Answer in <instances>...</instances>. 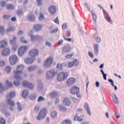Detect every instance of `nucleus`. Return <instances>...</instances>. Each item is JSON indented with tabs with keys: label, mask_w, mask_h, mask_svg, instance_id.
Returning <instances> with one entry per match:
<instances>
[{
	"label": "nucleus",
	"mask_w": 124,
	"mask_h": 124,
	"mask_svg": "<svg viewBox=\"0 0 124 124\" xmlns=\"http://www.w3.org/2000/svg\"><path fill=\"white\" fill-rule=\"evenodd\" d=\"M63 124H71V121L65 120L63 121Z\"/></svg>",
	"instance_id": "obj_47"
},
{
	"label": "nucleus",
	"mask_w": 124,
	"mask_h": 124,
	"mask_svg": "<svg viewBox=\"0 0 124 124\" xmlns=\"http://www.w3.org/2000/svg\"><path fill=\"white\" fill-rule=\"evenodd\" d=\"M20 41L22 42V43L27 44L28 43V41L26 40L25 39V37H22L20 38Z\"/></svg>",
	"instance_id": "obj_44"
},
{
	"label": "nucleus",
	"mask_w": 124,
	"mask_h": 124,
	"mask_svg": "<svg viewBox=\"0 0 124 124\" xmlns=\"http://www.w3.org/2000/svg\"><path fill=\"white\" fill-rule=\"evenodd\" d=\"M108 81L111 83V85L112 86V87H114L115 86V84H114V81H113V80L108 79Z\"/></svg>",
	"instance_id": "obj_61"
},
{
	"label": "nucleus",
	"mask_w": 124,
	"mask_h": 124,
	"mask_svg": "<svg viewBox=\"0 0 124 124\" xmlns=\"http://www.w3.org/2000/svg\"><path fill=\"white\" fill-rule=\"evenodd\" d=\"M34 60L31 59V58H27L25 59V62L26 63H32V62H33Z\"/></svg>",
	"instance_id": "obj_28"
},
{
	"label": "nucleus",
	"mask_w": 124,
	"mask_h": 124,
	"mask_svg": "<svg viewBox=\"0 0 124 124\" xmlns=\"http://www.w3.org/2000/svg\"><path fill=\"white\" fill-rule=\"evenodd\" d=\"M41 39H42V37L41 36L38 35L31 36V40H32V41H38L41 40Z\"/></svg>",
	"instance_id": "obj_14"
},
{
	"label": "nucleus",
	"mask_w": 124,
	"mask_h": 124,
	"mask_svg": "<svg viewBox=\"0 0 124 124\" xmlns=\"http://www.w3.org/2000/svg\"><path fill=\"white\" fill-rule=\"evenodd\" d=\"M103 13H104V15H105V17H106V16H109V15H108V13H107V12H106V11H105L104 9H103Z\"/></svg>",
	"instance_id": "obj_64"
},
{
	"label": "nucleus",
	"mask_w": 124,
	"mask_h": 124,
	"mask_svg": "<svg viewBox=\"0 0 124 124\" xmlns=\"http://www.w3.org/2000/svg\"><path fill=\"white\" fill-rule=\"evenodd\" d=\"M56 76V72L55 70H52L48 71L46 74V77L47 79H51Z\"/></svg>",
	"instance_id": "obj_7"
},
{
	"label": "nucleus",
	"mask_w": 124,
	"mask_h": 124,
	"mask_svg": "<svg viewBox=\"0 0 124 124\" xmlns=\"http://www.w3.org/2000/svg\"><path fill=\"white\" fill-rule=\"evenodd\" d=\"M35 69V66H30L28 68V71H33Z\"/></svg>",
	"instance_id": "obj_52"
},
{
	"label": "nucleus",
	"mask_w": 124,
	"mask_h": 124,
	"mask_svg": "<svg viewBox=\"0 0 124 124\" xmlns=\"http://www.w3.org/2000/svg\"><path fill=\"white\" fill-rule=\"evenodd\" d=\"M18 61V57L16 55H12L10 57L9 62L10 63L13 65L16 63Z\"/></svg>",
	"instance_id": "obj_8"
},
{
	"label": "nucleus",
	"mask_w": 124,
	"mask_h": 124,
	"mask_svg": "<svg viewBox=\"0 0 124 124\" xmlns=\"http://www.w3.org/2000/svg\"><path fill=\"white\" fill-rule=\"evenodd\" d=\"M6 46H7V42L5 40L0 41V48H4Z\"/></svg>",
	"instance_id": "obj_21"
},
{
	"label": "nucleus",
	"mask_w": 124,
	"mask_h": 124,
	"mask_svg": "<svg viewBox=\"0 0 124 124\" xmlns=\"http://www.w3.org/2000/svg\"><path fill=\"white\" fill-rule=\"evenodd\" d=\"M68 65H69V67L71 68L74 66V63H73V62H69Z\"/></svg>",
	"instance_id": "obj_59"
},
{
	"label": "nucleus",
	"mask_w": 124,
	"mask_h": 124,
	"mask_svg": "<svg viewBox=\"0 0 124 124\" xmlns=\"http://www.w3.org/2000/svg\"><path fill=\"white\" fill-rule=\"evenodd\" d=\"M112 98L115 103H116V104L119 103V99H118V97H117V96H116V94H113L112 95Z\"/></svg>",
	"instance_id": "obj_27"
},
{
	"label": "nucleus",
	"mask_w": 124,
	"mask_h": 124,
	"mask_svg": "<svg viewBox=\"0 0 124 124\" xmlns=\"http://www.w3.org/2000/svg\"><path fill=\"white\" fill-rule=\"evenodd\" d=\"M46 46H48V47H51V46H52V44L48 41L46 42Z\"/></svg>",
	"instance_id": "obj_62"
},
{
	"label": "nucleus",
	"mask_w": 124,
	"mask_h": 124,
	"mask_svg": "<svg viewBox=\"0 0 124 124\" xmlns=\"http://www.w3.org/2000/svg\"><path fill=\"white\" fill-rule=\"evenodd\" d=\"M94 51L95 54L98 55V51H99V46L98 45L96 44L94 45Z\"/></svg>",
	"instance_id": "obj_20"
},
{
	"label": "nucleus",
	"mask_w": 124,
	"mask_h": 124,
	"mask_svg": "<svg viewBox=\"0 0 124 124\" xmlns=\"http://www.w3.org/2000/svg\"><path fill=\"white\" fill-rule=\"evenodd\" d=\"M5 65V61H0V67L4 66Z\"/></svg>",
	"instance_id": "obj_57"
},
{
	"label": "nucleus",
	"mask_w": 124,
	"mask_h": 124,
	"mask_svg": "<svg viewBox=\"0 0 124 124\" xmlns=\"http://www.w3.org/2000/svg\"><path fill=\"white\" fill-rule=\"evenodd\" d=\"M2 55L4 56H6L10 55V48L9 47L5 48L2 51Z\"/></svg>",
	"instance_id": "obj_13"
},
{
	"label": "nucleus",
	"mask_w": 124,
	"mask_h": 124,
	"mask_svg": "<svg viewBox=\"0 0 124 124\" xmlns=\"http://www.w3.org/2000/svg\"><path fill=\"white\" fill-rule=\"evenodd\" d=\"M12 68L10 66H8L6 67L5 71L7 73H9L11 72Z\"/></svg>",
	"instance_id": "obj_38"
},
{
	"label": "nucleus",
	"mask_w": 124,
	"mask_h": 124,
	"mask_svg": "<svg viewBox=\"0 0 124 124\" xmlns=\"http://www.w3.org/2000/svg\"><path fill=\"white\" fill-rule=\"evenodd\" d=\"M73 63H74V65L75 66H78V64H79V61L77 59H75L73 61Z\"/></svg>",
	"instance_id": "obj_40"
},
{
	"label": "nucleus",
	"mask_w": 124,
	"mask_h": 124,
	"mask_svg": "<svg viewBox=\"0 0 124 124\" xmlns=\"http://www.w3.org/2000/svg\"><path fill=\"white\" fill-rule=\"evenodd\" d=\"M63 103L64 105H66V106H70L71 102L70 101V99L67 98H65L63 101Z\"/></svg>",
	"instance_id": "obj_19"
},
{
	"label": "nucleus",
	"mask_w": 124,
	"mask_h": 124,
	"mask_svg": "<svg viewBox=\"0 0 124 124\" xmlns=\"http://www.w3.org/2000/svg\"><path fill=\"white\" fill-rule=\"evenodd\" d=\"M22 87H25V88H28V89H30V90H32V89L34 88L33 84L26 80L22 81Z\"/></svg>",
	"instance_id": "obj_6"
},
{
	"label": "nucleus",
	"mask_w": 124,
	"mask_h": 124,
	"mask_svg": "<svg viewBox=\"0 0 124 124\" xmlns=\"http://www.w3.org/2000/svg\"><path fill=\"white\" fill-rule=\"evenodd\" d=\"M11 17V16L9 15H3V19H4V20H9Z\"/></svg>",
	"instance_id": "obj_32"
},
{
	"label": "nucleus",
	"mask_w": 124,
	"mask_h": 124,
	"mask_svg": "<svg viewBox=\"0 0 124 124\" xmlns=\"http://www.w3.org/2000/svg\"><path fill=\"white\" fill-rule=\"evenodd\" d=\"M44 15L42 14V13H40V16H39L38 19L39 21H42L44 20Z\"/></svg>",
	"instance_id": "obj_35"
},
{
	"label": "nucleus",
	"mask_w": 124,
	"mask_h": 124,
	"mask_svg": "<svg viewBox=\"0 0 124 124\" xmlns=\"http://www.w3.org/2000/svg\"><path fill=\"white\" fill-rule=\"evenodd\" d=\"M4 91H5V88L2 86L1 83H0V93H2Z\"/></svg>",
	"instance_id": "obj_31"
},
{
	"label": "nucleus",
	"mask_w": 124,
	"mask_h": 124,
	"mask_svg": "<svg viewBox=\"0 0 124 124\" xmlns=\"http://www.w3.org/2000/svg\"><path fill=\"white\" fill-rule=\"evenodd\" d=\"M57 68L58 70H62V64L58 63L57 65Z\"/></svg>",
	"instance_id": "obj_45"
},
{
	"label": "nucleus",
	"mask_w": 124,
	"mask_h": 124,
	"mask_svg": "<svg viewBox=\"0 0 124 124\" xmlns=\"http://www.w3.org/2000/svg\"><path fill=\"white\" fill-rule=\"evenodd\" d=\"M0 124H5V119L3 118H0Z\"/></svg>",
	"instance_id": "obj_54"
},
{
	"label": "nucleus",
	"mask_w": 124,
	"mask_h": 124,
	"mask_svg": "<svg viewBox=\"0 0 124 124\" xmlns=\"http://www.w3.org/2000/svg\"><path fill=\"white\" fill-rule=\"evenodd\" d=\"M27 18L30 22H33V21H35V16H34V15L32 13H30L27 16Z\"/></svg>",
	"instance_id": "obj_15"
},
{
	"label": "nucleus",
	"mask_w": 124,
	"mask_h": 124,
	"mask_svg": "<svg viewBox=\"0 0 124 124\" xmlns=\"http://www.w3.org/2000/svg\"><path fill=\"white\" fill-rule=\"evenodd\" d=\"M80 92V89L76 86H73L70 89V93L72 94H76Z\"/></svg>",
	"instance_id": "obj_9"
},
{
	"label": "nucleus",
	"mask_w": 124,
	"mask_h": 124,
	"mask_svg": "<svg viewBox=\"0 0 124 124\" xmlns=\"http://www.w3.org/2000/svg\"><path fill=\"white\" fill-rule=\"evenodd\" d=\"M15 31V28H14L13 27H9L7 30L6 31L7 32H8L9 31Z\"/></svg>",
	"instance_id": "obj_34"
},
{
	"label": "nucleus",
	"mask_w": 124,
	"mask_h": 124,
	"mask_svg": "<svg viewBox=\"0 0 124 124\" xmlns=\"http://www.w3.org/2000/svg\"><path fill=\"white\" fill-rule=\"evenodd\" d=\"M42 29V25L40 24H36L33 26V30L35 31H39Z\"/></svg>",
	"instance_id": "obj_12"
},
{
	"label": "nucleus",
	"mask_w": 124,
	"mask_h": 124,
	"mask_svg": "<svg viewBox=\"0 0 124 124\" xmlns=\"http://www.w3.org/2000/svg\"><path fill=\"white\" fill-rule=\"evenodd\" d=\"M84 116L81 115L80 116H78V115H76V116L74 117V120L75 121H78V122H82L84 120Z\"/></svg>",
	"instance_id": "obj_18"
},
{
	"label": "nucleus",
	"mask_w": 124,
	"mask_h": 124,
	"mask_svg": "<svg viewBox=\"0 0 124 124\" xmlns=\"http://www.w3.org/2000/svg\"><path fill=\"white\" fill-rule=\"evenodd\" d=\"M5 33V29L2 26L0 27V34L3 35Z\"/></svg>",
	"instance_id": "obj_33"
},
{
	"label": "nucleus",
	"mask_w": 124,
	"mask_h": 124,
	"mask_svg": "<svg viewBox=\"0 0 124 124\" xmlns=\"http://www.w3.org/2000/svg\"><path fill=\"white\" fill-rule=\"evenodd\" d=\"M57 79L59 82L62 81V73H59L57 76Z\"/></svg>",
	"instance_id": "obj_29"
},
{
	"label": "nucleus",
	"mask_w": 124,
	"mask_h": 124,
	"mask_svg": "<svg viewBox=\"0 0 124 124\" xmlns=\"http://www.w3.org/2000/svg\"><path fill=\"white\" fill-rule=\"evenodd\" d=\"M16 104L17 105L18 111H22V106H21V104H20L19 102H17Z\"/></svg>",
	"instance_id": "obj_46"
},
{
	"label": "nucleus",
	"mask_w": 124,
	"mask_h": 124,
	"mask_svg": "<svg viewBox=\"0 0 124 124\" xmlns=\"http://www.w3.org/2000/svg\"><path fill=\"white\" fill-rule=\"evenodd\" d=\"M49 13L50 14H52V15H54V14H56V12H57V9H56V6L55 5H51L50 6L48 9Z\"/></svg>",
	"instance_id": "obj_11"
},
{
	"label": "nucleus",
	"mask_w": 124,
	"mask_h": 124,
	"mask_svg": "<svg viewBox=\"0 0 124 124\" xmlns=\"http://www.w3.org/2000/svg\"><path fill=\"white\" fill-rule=\"evenodd\" d=\"M53 21L57 25H59L60 24V21H59V18H58V17H57L55 19H54Z\"/></svg>",
	"instance_id": "obj_58"
},
{
	"label": "nucleus",
	"mask_w": 124,
	"mask_h": 124,
	"mask_svg": "<svg viewBox=\"0 0 124 124\" xmlns=\"http://www.w3.org/2000/svg\"><path fill=\"white\" fill-rule=\"evenodd\" d=\"M76 81V79H75V78H71L67 80L66 85L68 87L73 86V85H74V83H75Z\"/></svg>",
	"instance_id": "obj_10"
},
{
	"label": "nucleus",
	"mask_w": 124,
	"mask_h": 124,
	"mask_svg": "<svg viewBox=\"0 0 124 124\" xmlns=\"http://www.w3.org/2000/svg\"><path fill=\"white\" fill-rule=\"evenodd\" d=\"M105 17L107 21H108V23H112V20H111V17H110V16H105Z\"/></svg>",
	"instance_id": "obj_50"
},
{
	"label": "nucleus",
	"mask_w": 124,
	"mask_h": 124,
	"mask_svg": "<svg viewBox=\"0 0 124 124\" xmlns=\"http://www.w3.org/2000/svg\"><path fill=\"white\" fill-rule=\"evenodd\" d=\"M100 71L103 76V78H104V80H107V78H106L107 76V74L104 73V72L103 71V70H102V69H101Z\"/></svg>",
	"instance_id": "obj_37"
},
{
	"label": "nucleus",
	"mask_w": 124,
	"mask_h": 124,
	"mask_svg": "<svg viewBox=\"0 0 124 124\" xmlns=\"http://www.w3.org/2000/svg\"><path fill=\"white\" fill-rule=\"evenodd\" d=\"M47 112V108H42L40 110L38 115L36 117V120H40L41 119H44L46 117Z\"/></svg>",
	"instance_id": "obj_2"
},
{
	"label": "nucleus",
	"mask_w": 124,
	"mask_h": 124,
	"mask_svg": "<svg viewBox=\"0 0 124 124\" xmlns=\"http://www.w3.org/2000/svg\"><path fill=\"white\" fill-rule=\"evenodd\" d=\"M63 38L66 41H69V42H71V41H72V39L71 38H66V37L63 36Z\"/></svg>",
	"instance_id": "obj_51"
},
{
	"label": "nucleus",
	"mask_w": 124,
	"mask_h": 124,
	"mask_svg": "<svg viewBox=\"0 0 124 124\" xmlns=\"http://www.w3.org/2000/svg\"><path fill=\"white\" fill-rule=\"evenodd\" d=\"M92 14L93 15V20L95 22V21H96V15L94 14L93 11H92Z\"/></svg>",
	"instance_id": "obj_55"
},
{
	"label": "nucleus",
	"mask_w": 124,
	"mask_h": 124,
	"mask_svg": "<svg viewBox=\"0 0 124 124\" xmlns=\"http://www.w3.org/2000/svg\"><path fill=\"white\" fill-rule=\"evenodd\" d=\"M16 14L20 16V15H23V11L22 10H18L16 12Z\"/></svg>",
	"instance_id": "obj_53"
},
{
	"label": "nucleus",
	"mask_w": 124,
	"mask_h": 124,
	"mask_svg": "<svg viewBox=\"0 0 124 124\" xmlns=\"http://www.w3.org/2000/svg\"><path fill=\"white\" fill-rule=\"evenodd\" d=\"M7 104H8V105H9L12 107H14V106H15V103L14 102V101H13V100L9 98H7Z\"/></svg>",
	"instance_id": "obj_16"
},
{
	"label": "nucleus",
	"mask_w": 124,
	"mask_h": 124,
	"mask_svg": "<svg viewBox=\"0 0 124 124\" xmlns=\"http://www.w3.org/2000/svg\"><path fill=\"white\" fill-rule=\"evenodd\" d=\"M63 79H66L68 77V74L66 72L63 73Z\"/></svg>",
	"instance_id": "obj_56"
},
{
	"label": "nucleus",
	"mask_w": 124,
	"mask_h": 124,
	"mask_svg": "<svg viewBox=\"0 0 124 124\" xmlns=\"http://www.w3.org/2000/svg\"><path fill=\"white\" fill-rule=\"evenodd\" d=\"M44 100H45V98L42 96H40L37 99L38 102H41V101H44Z\"/></svg>",
	"instance_id": "obj_42"
},
{
	"label": "nucleus",
	"mask_w": 124,
	"mask_h": 124,
	"mask_svg": "<svg viewBox=\"0 0 124 124\" xmlns=\"http://www.w3.org/2000/svg\"><path fill=\"white\" fill-rule=\"evenodd\" d=\"M84 108L86 110L87 113L89 116L92 115V112H91V109H90V107L89 106V105L88 103H85L84 104Z\"/></svg>",
	"instance_id": "obj_17"
},
{
	"label": "nucleus",
	"mask_w": 124,
	"mask_h": 124,
	"mask_svg": "<svg viewBox=\"0 0 124 124\" xmlns=\"http://www.w3.org/2000/svg\"><path fill=\"white\" fill-rule=\"evenodd\" d=\"M42 0H36L37 3L38 4V6L42 5V2H41Z\"/></svg>",
	"instance_id": "obj_60"
},
{
	"label": "nucleus",
	"mask_w": 124,
	"mask_h": 124,
	"mask_svg": "<svg viewBox=\"0 0 124 124\" xmlns=\"http://www.w3.org/2000/svg\"><path fill=\"white\" fill-rule=\"evenodd\" d=\"M16 93L14 92H11L9 94L7 95V98H13L15 96Z\"/></svg>",
	"instance_id": "obj_25"
},
{
	"label": "nucleus",
	"mask_w": 124,
	"mask_h": 124,
	"mask_svg": "<svg viewBox=\"0 0 124 124\" xmlns=\"http://www.w3.org/2000/svg\"><path fill=\"white\" fill-rule=\"evenodd\" d=\"M53 62H54V59L53 57H50L47 58L45 62L44 66L46 68L50 67V66H51L53 64Z\"/></svg>",
	"instance_id": "obj_3"
},
{
	"label": "nucleus",
	"mask_w": 124,
	"mask_h": 124,
	"mask_svg": "<svg viewBox=\"0 0 124 124\" xmlns=\"http://www.w3.org/2000/svg\"><path fill=\"white\" fill-rule=\"evenodd\" d=\"M28 50V46H21L18 50L17 54L19 57H22L24 54L26 52V51Z\"/></svg>",
	"instance_id": "obj_4"
},
{
	"label": "nucleus",
	"mask_w": 124,
	"mask_h": 124,
	"mask_svg": "<svg viewBox=\"0 0 124 124\" xmlns=\"http://www.w3.org/2000/svg\"><path fill=\"white\" fill-rule=\"evenodd\" d=\"M58 115V113H57V112L56 111H53L51 114V116L52 117V118H53V119L56 118L57 117V116Z\"/></svg>",
	"instance_id": "obj_41"
},
{
	"label": "nucleus",
	"mask_w": 124,
	"mask_h": 124,
	"mask_svg": "<svg viewBox=\"0 0 124 124\" xmlns=\"http://www.w3.org/2000/svg\"><path fill=\"white\" fill-rule=\"evenodd\" d=\"M6 8L7 10H13L15 7L12 4H8L6 6Z\"/></svg>",
	"instance_id": "obj_22"
},
{
	"label": "nucleus",
	"mask_w": 124,
	"mask_h": 124,
	"mask_svg": "<svg viewBox=\"0 0 124 124\" xmlns=\"http://www.w3.org/2000/svg\"><path fill=\"white\" fill-rule=\"evenodd\" d=\"M0 5L1 6V7H4V6L6 5V2L4 1H1L0 2Z\"/></svg>",
	"instance_id": "obj_49"
},
{
	"label": "nucleus",
	"mask_w": 124,
	"mask_h": 124,
	"mask_svg": "<svg viewBox=\"0 0 124 124\" xmlns=\"http://www.w3.org/2000/svg\"><path fill=\"white\" fill-rule=\"evenodd\" d=\"M24 69V65H18L16 68V70L14 71V78L16 80H22V77L20 74L23 73V70Z\"/></svg>",
	"instance_id": "obj_1"
},
{
	"label": "nucleus",
	"mask_w": 124,
	"mask_h": 124,
	"mask_svg": "<svg viewBox=\"0 0 124 124\" xmlns=\"http://www.w3.org/2000/svg\"><path fill=\"white\" fill-rule=\"evenodd\" d=\"M36 98V95L35 94H32L30 95V99L31 100H33V99H35Z\"/></svg>",
	"instance_id": "obj_43"
},
{
	"label": "nucleus",
	"mask_w": 124,
	"mask_h": 124,
	"mask_svg": "<svg viewBox=\"0 0 124 124\" xmlns=\"http://www.w3.org/2000/svg\"><path fill=\"white\" fill-rule=\"evenodd\" d=\"M17 41V38L16 37L14 36L13 39L10 41V44L11 45H14L16 44V42Z\"/></svg>",
	"instance_id": "obj_23"
},
{
	"label": "nucleus",
	"mask_w": 124,
	"mask_h": 124,
	"mask_svg": "<svg viewBox=\"0 0 124 124\" xmlns=\"http://www.w3.org/2000/svg\"><path fill=\"white\" fill-rule=\"evenodd\" d=\"M13 83L15 86H19L20 84H21V82L19 80L14 81Z\"/></svg>",
	"instance_id": "obj_48"
},
{
	"label": "nucleus",
	"mask_w": 124,
	"mask_h": 124,
	"mask_svg": "<svg viewBox=\"0 0 124 124\" xmlns=\"http://www.w3.org/2000/svg\"><path fill=\"white\" fill-rule=\"evenodd\" d=\"M49 95L51 97H55L58 95V93L57 92H52Z\"/></svg>",
	"instance_id": "obj_39"
},
{
	"label": "nucleus",
	"mask_w": 124,
	"mask_h": 124,
	"mask_svg": "<svg viewBox=\"0 0 124 124\" xmlns=\"http://www.w3.org/2000/svg\"><path fill=\"white\" fill-rule=\"evenodd\" d=\"M71 50V47H70V46H65L63 48V51L65 53H68V52H70Z\"/></svg>",
	"instance_id": "obj_26"
},
{
	"label": "nucleus",
	"mask_w": 124,
	"mask_h": 124,
	"mask_svg": "<svg viewBox=\"0 0 124 124\" xmlns=\"http://www.w3.org/2000/svg\"><path fill=\"white\" fill-rule=\"evenodd\" d=\"M39 53V51H38V49L34 48V49H31L29 51V55L31 58H34L36 57V56H38Z\"/></svg>",
	"instance_id": "obj_5"
},
{
	"label": "nucleus",
	"mask_w": 124,
	"mask_h": 124,
	"mask_svg": "<svg viewBox=\"0 0 124 124\" xmlns=\"http://www.w3.org/2000/svg\"><path fill=\"white\" fill-rule=\"evenodd\" d=\"M67 28V24L66 23H63L62 25V29L63 30H65Z\"/></svg>",
	"instance_id": "obj_63"
},
{
	"label": "nucleus",
	"mask_w": 124,
	"mask_h": 124,
	"mask_svg": "<svg viewBox=\"0 0 124 124\" xmlns=\"http://www.w3.org/2000/svg\"><path fill=\"white\" fill-rule=\"evenodd\" d=\"M22 97H24V98H26V97H28L29 96V91L27 90H24L22 94Z\"/></svg>",
	"instance_id": "obj_24"
},
{
	"label": "nucleus",
	"mask_w": 124,
	"mask_h": 124,
	"mask_svg": "<svg viewBox=\"0 0 124 124\" xmlns=\"http://www.w3.org/2000/svg\"><path fill=\"white\" fill-rule=\"evenodd\" d=\"M5 84L6 86L9 87V88H12L13 87V84L11 82H10L8 80H6Z\"/></svg>",
	"instance_id": "obj_30"
},
{
	"label": "nucleus",
	"mask_w": 124,
	"mask_h": 124,
	"mask_svg": "<svg viewBox=\"0 0 124 124\" xmlns=\"http://www.w3.org/2000/svg\"><path fill=\"white\" fill-rule=\"evenodd\" d=\"M74 52H73L71 54H67L65 56V58L66 59H70L72 58V57H74Z\"/></svg>",
	"instance_id": "obj_36"
}]
</instances>
